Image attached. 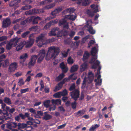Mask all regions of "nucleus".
I'll return each mask as SVG.
<instances>
[{
	"instance_id": "nucleus-53",
	"label": "nucleus",
	"mask_w": 131,
	"mask_h": 131,
	"mask_svg": "<svg viewBox=\"0 0 131 131\" xmlns=\"http://www.w3.org/2000/svg\"><path fill=\"white\" fill-rule=\"evenodd\" d=\"M68 9L69 13L70 14L73 13L75 11V9L74 8L71 7L68 8Z\"/></svg>"
},
{
	"instance_id": "nucleus-9",
	"label": "nucleus",
	"mask_w": 131,
	"mask_h": 131,
	"mask_svg": "<svg viewBox=\"0 0 131 131\" xmlns=\"http://www.w3.org/2000/svg\"><path fill=\"white\" fill-rule=\"evenodd\" d=\"M73 1H77V3L78 4H81L82 6H86L89 4L90 2L89 0H72Z\"/></svg>"
},
{
	"instance_id": "nucleus-1",
	"label": "nucleus",
	"mask_w": 131,
	"mask_h": 131,
	"mask_svg": "<svg viewBox=\"0 0 131 131\" xmlns=\"http://www.w3.org/2000/svg\"><path fill=\"white\" fill-rule=\"evenodd\" d=\"M48 50L46 54V59L48 60L51 58H55L60 52V49L59 47L52 46L48 48Z\"/></svg>"
},
{
	"instance_id": "nucleus-50",
	"label": "nucleus",
	"mask_w": 131,
	"mask_h": 131,
	"mask_svg": "<svg viewBox=\"0 0 131 131\" xmlns=\"http://www.w3.org/2000/svg\"><path fill=\"white\" fill-rule=\"evenodd\" d=\"M77 103L75 101H74L73 102L71 103V106L72 108L73 109H75L77 106Z\"/></svg>"
},
{
	"instance_id": "nucleus-63",
	"label": "nucleus",
	"mask_w": 131,
	"mask_h": 131,
	"mask_svg": "<svg viewBox=\"0 0 131 131\" xmlns=\"http://www.w3.org/2000/svg\"><path fill=\"white\" fill-rule=\"evenodd\" d=\"M62 73H63L64 74V73H66L67 72L68 69L67 68L65 67L64 69H62Z\"/></svg>"
},
{
	"instance_id": "nucleus-55",
	"label": "nucleus",
	"mask_w": 131,
	"mask_h": 131,
	"mask_svg": "<svg viewBox=\"0 0 131 131\" xmlns=\"http://www.w3.org/2000/svg\"><path fill=\"white\" fill-rule=\"evenodd\" d=\"M29 111L30 112L33 114H34L35 115L36 114V110L34 109L33 108H29Z\"/></svg>"
},
{
	"instance_id": "nucleus-32",
	"label": "nucleus",
	"mask_w": 131,
	"mask_h": 131,
	"mask_svg": "<svg viewBox=\"0 0 131 131\" xmlns=\"http://www.w3.org/2000/svg\"><path fill=\"white\" fill-rule=\"evenodd\" d=\"M28 56L27 53H24L20 55L19 59H23L25 61L28 58Z\"/></svg>"
},
{
	"instance_id": "nucleus-16",
	"label": "nucleus",
	"mask_w": 131,
	"mask_h": 131,
	"mask_svg": "<svg viewBox=\"0 0 131 131\" xmlns=\"http://www.w3.org/2000/svg\"><path fill=\"white\" fill-rule=\"evenodd\" d=\"M67 34V32L66 30H62L58 31L57 34V36L58 37H61L62 36H66Z\"/></svg>"
},
{
	"instance_id": "nucleus-20",
	"label": "nucleus",
	"mask_w": 131,
	"mask_h": 131,
	"mask_svg": "<svg viewBox=\"0 0 131 131\" xmlns=\"http://www.w3.org/2000/svg\"><path fill=\"white\" fill-rule=\"evenodd\" d=\"M90 55V54L88 51H85L84 52V53L83 56V60L85 61L88 59Z\"/></svg>"
},
{
	"instance_id": "nucleus-19",
	"label": "nucleus",
	"mask_w": 131,
	"mask_h": 131,
	"mask_svg": "<svg viewBox=\"0 0 131 131\" xmlns=\"http://www.w3.org/2000/svg\"><path fill=\"white\" fill-rule=\"evenodd\" d=\"M88 64L87 62H85L82 64L80 68V71L82 72L85 70L87 68Z\"/></svg>"
},
{
	"instance_id": "nucleus-33",
	"label": "nucleus",
	"mask_w": 131,
	"mask_h": 131,
	"mask_svg": "<svg viewBox=\"0 0 131 131\" xmlns=\"http://www.w3.org/2000/svg\"><path fill=\"white\" fill-rule=\"evenodd\" d=\"M55 5V4L54 3H52L45 6L43 7V9H49L54 7Z\"/></svg>"
},
{
	"instance_id": "nucleus-30",
	"label": "nucleus",
	"mask_w": 131,
	"mask_h": 131,
	"mask_svg": "<svg viewBox=\"0 0 131 131\" xmlns=\"http://www.w3.org/2000/svg\"><path fill=\"white\" fill-rule=\"evenodd\" d=\"M4 101L5 103L8 105H10L12 104V101L9 97H5L4 99Z\"/></svg>"
},
{
	"instance_id": "nucleus-60",
	"label": "nucleus",
	"mask_w": 131,
	"mask_h": 131,
	"mask_svg": "<svg viewBox=\"0 0 131 131\" xmlns=\"http://www.w3.org/2000/svg\"><path fill=\"white\" fill-rule=\"evenodd\" d=\"M60 67L61 69H64V68L66 67L63 62H62L60 63Z\"/></svg>"
},
{
	"instance_id": "nucleus-41",
	"label": "nucleus",
	"mask_w": 131,
	"mask_h": 131,
	"mask_svg": "<svg viewBox=\"0 0 131 131\" xmlns=\"http://www.w3.org/2000/svg\"><path fill=\"white\" fill-rule=\"evenodd\" d=\"M56 30V29H53L52 30L50 33H49V35L50 36H56V34L55 33Z\"/></svg>"
},
{
	"instance_id": "nucleus-52",
	"label": "nucleus",
	"mask_w": 131,
	"mask_h": 131,
	"mask_svg": "<svg viewBox=\"0 0 131 131\" xmlns=\"http://www.w3.org/2000/svg\"><path fill=\"white\" fill-rule=\"evenodd\" d=\"M75 86L74 84H73L70 87L69 90L70 91H72L74 90L75 89Z\"/></svg>"
},
{
	"instance_id": "nucleus-31",
	"label": "nucleus",
	"mask_w": 131,
	"mask_h": 131,
	"mask_svg": "<svg viewBox=\"0 0 131 131\" xmlns=\"http://www.w3.org/2000/svg\"><path fill=\"white\" fill-rule=\"evenodd\" d=\"M50 100H47L43 102V105L44 106L48 108L50 106Z\"/></svg>"
},
{
	"instance_id": "nucleus-17",
	"label": "nucleus",
	"mask_w": 131,
	"mask_h": 131,
	"mask_svg": "<svg viewBox=\"0 0 131 131\" xmlns=\"http://www.w3.org/2000/svg\"><path fill=\"white\" fill-rule=\"evenodd\" d=\"M47 113H48L47 112H44V116L42 118L43 119L47 120L52 118V116L50 114H47Z\"/></svg>"
},
{
	"instance_id": "nucleus-34",
	"label": "nucleus",
	"mask_w": 131,
	"mask_h": 131,
	"mask_svg": "<svg viewBox=\"0 0 131 131\" xmlns=\"http://www.w3.org/2000/svg\"><path fill=\"white\" fill-rule=\"evenodd\" d=\"M97 56H93V57L91 58L89 62V63L91 64L93 63H94L96 60L97 59Z\"/></svg>"
},
{
	"instance_id": "nucleus-26",
	"label": "nucleus",
	"mask_w": 131,
	"mask_h": 131,
	"mask_svg": "<svg viewBox=\"0 0 131 131\" xmlns=\"http://www.w3.org/2000/svg\"><path fill=\"white\" fill-rule=\"evenodd\" d=\"M98 50L96 49L95 47L92 48L91 51V54L92 56H96L95 54L97 52Z\"/></svg>"
},
{
	"instance_id": "nucleus-24",
	"label": "nucleus",
	"mask_w": 131,
	"mask_h": 131,
	"mask_svg": "<svg viewBox=\"0 0 131 131\" xmlns=\"http://www.w3.org/2000/svg\"><path fill=\"white\" fill-rule=\"evenodd\" d=\"M17 126H18V128L19 129H22L26 127L27 125L26 124L24 123H19L18 124H17Z\"/></svg>"
},
{
	"instance_id": "nucleus-8",
	"label": "nucleus",
	"mask_w": 131,
	"mask_h": 131,
	"mask_svg": "<svg viewBox=\"0 0 131 131\" xmlns=\"http://www.w3.org/2000/svg\"><path fill=\"white\" fill-rule=\"evenodd\" d=\"M11 116V114H8L6 115L0 116V124L3 123L5 121L10 119Z\"/></svg>"
},
{
	"instance_id": "nucleus-10",
	"label": "nucleus",
	"mask_w": 131,
	"mask_h": 131,
	"mask_svg": "<svg viewBox=\"0 0 131 131\" xmlns=\"http://www.w3.org/2000/svg\"><path fill=\"white\" fill-rule=\"evenodd\" d=\"M18 67L17 63L15 62L12 63L9 65L8 68V71L10 72L14 71L17 69Z\"/></svg>"
},
{
	"instance_id": "nucleus-35",
	"label": "nucleus",
	"mask_w": 131,
	"mask_h": 131,
	"mask_svg": "<svg viewBox=\"0 0 131 131\" xmlns=\"http://www.w3.org/2000/svg\"><path fill=\"white\" fill-rule=\"evenodd\" d=\"M84 114V112L83 110H80L76 113H74L75 116L79 115L78 117L82 116Z\"/></svg>"
},
{
	"instance_id": "nucleus-51",
	"label": "nucleus",
	"mask_w": 131,
	"mask_h": 131,
	"mask_svg": "<svg viewBox=\"0 0 131 131\" xmlns=\"http://www.w3.org/2000/svg\"><path fill=\"white\" fill-rule=\"evenodd\" d=\"M44 57L41 56H39V57L38 58L37 62L39 63H40L43 60Z\"/></svg>"
},
{
	"instance_id": "nucleus-56",
	"label": "nucleus",
	"mask_w": 131,
	"mask_h": 131,
	"mask_svg": "<svg viewBox=\"0 0 131 131\" xmlns=\"http://www.w3.org/2000/svg\"><path fill=\"white\" fill-rule=\"evenodd\" d=\"M24 82L23 79H21L19 80L18 82V85L19 86L22 85L24 84Z\"/></svg>"
},
{
	"instance_id": "nucleus-6",
	"label": "nucleus",
	"mask_w": 131,
	"mask_h": 131,
	"mask_svg": "<svg viewBox=\"0 0 131 131\" xmlns=\"http://www.w3.org/2000/svg\"><path fill=\"white\" fill-rule=\"evenodd\" d=\"M38 56L32 55L30 58V60L28 63V67L30 68L31 66H34L35 64L36 59L38 58Z\"/></svg>"
},
{
	"instance_id": "nucleus-54",
	"label": "nucleus",
	"mask_w": 131,
	"mask_h": 131,
	"mask_svg": "<svg viewBox=\"0 0 131 131\" xmlns=\"http://www.w3.org/2000/svg\"><path fill=\"white\" fill-rule=\"evenodd\" d=\"M75 33V32L74 31H70L69 34V36L71 38H72L74 36V35Z\"/></svg>"
},
{
	"instance_id": "nucleus-7",
	"label": "nucleus",
	"mask_w": 131,
	"mask_h": 131,
	"mask_svg": "<svg viewBox=\"0 0 131 131\" xmlns=\"http://www.w3.org/2000/svg\"><path fill=\"white\" fill-rule=\"evenodd\" d=\"M74 75V74H72L70 75L68 78H65L60 82L58 84V86L61 89L62 88L63 85L66 82H68L70 80V79Z\"/></svg>"
},
{
	"instance_id": "nucleus-57",
	"label": "nucleus",
	"mask_w": 131,
	"mask_h": 131,
	"mask_svg": "<svg viewBox=\"0 0 131 131\" xmlns=\"http://www.w3.org/2000/svg\"><path fill=\"white\" fill-rule=\"evenodd\" d=\"M64 42L66 44L69 45L71 42V41L69 39H65Z\"/></svg>"
},
{
	"instance_id": "nucleus-38",
	"label": "nucleus",
	"mask_w": 131,
	"mask_h": 131,
	"mask_svg": "<svg viewBox=\"0 0 131 131\" xmlns=\"http://www.w3.org/2000/svg\"><path fill=\"white\" fill-rule=\"evenodd\" d=\"M65 18H64L62 20H60L59 23V26H61L62 25H64L67 22V20L65 19Z\"/></svg>"
},
{
	"instance_id": "nucleus-11",
	"label": "nucleus",
	"mask_w": 131,
	"mask_h": 131,
	"mask_svg": "<svg viewBox=\"0 0 131 131\" xmlns=\"http://www.w3.org/2000/svg\"><path fill=\"white\" fill-rule=\"evenodd\" d=\"M11 23L10 20L8 18H6L3 20L2 23V27L3 28H6L8 27Z\"/></svg>"
},
{
	"instance_id": "nucleus-12",
	"label": "nucleus",
	"mask_w": 131,
	"mask_h": 131,
	"mask_svg": "<svg viewBox=\"0 0 131 131\" xmlns=\"http://www.w3.org/2000/svg\"><path fill=\"white\" fill-rule=\"evenodd\" d=\"M40 10V9H38L34 8L28 12H26L25 14L27 15H31L32 14H35L39 13Z\"/></svg>"
},
{
	"instance_id": "nucleus-45",
	"label": "nucleus",
	"mask_w": 131,
	"mask_h": 131,
	"mask_svg": "<svg viewBox=\"0 0 131 131\" xmlns=\"http://www.w3.org/2000/svg\"><path fill=\"white\" fill-rule=\"evenodd\" d=\"M30 33V31H27L26 32L23 33L21 35L22 38H25L26 36Z\"/></svg>"
},
{
	"instance_id": "nucleus-59",
	"label": "nucleus",
	"mask_w": 131,
	"mask_h": 131,
	"mask_svg": "<svg viewBox=\"0 0 131 131\" xmlns=\"http://www.w3.org/2000/svg\"><path fill=\"white\" fill-rule=\"evenodd\" d=\"M36 116H42L43 115V112L41 111H37V113L36 114Z\"/></svg>"
},
{
	"instance_id": "nucleus-40",
	"label": "nucleus",
	"mask_w": 131,
	"mask_h": 131,
	"mask_svg": "<svg viewBox=\"0 0 131 131\" xmlns=\"http://www.w3.org/2000/svg\"><path fill=\"white\" fill-rule=\"evenodd\" d=\"M51 22L49 21V22L47 23L44 27V29H45L49 28H50L51 26L52 25L51 23Z\"/></svg>"
},
{
	"instance_id": "nucleus-15",
	"label": "nucleus",
	"mask_w": 131,
	"mask_h": 131,
	"mask_svg": "<svg viewBox=\"0 0 131 131\" xmlns=\"http://www.w3.org/2000/svg\"><path fill=\"white\" fill-rule=\"evenodd\" d=\"M26 41H22L19 43V45L17 46L16 49L17 51H19L21 50L26 44Z\"/></svg>"
},
{
	"instance_id": "nucleus-14",
	"label": "nucleus",
	"mask_w": 131,
	"mask_h": 131,
	"mask_svg": "<svg viewBox=\"0 0 131 131\" xmlns=\"http://www.w3.org/2000/svg\"><path fill=\"white\" fill-rule=\"evenodd\" d=\"M17 124L14 122L9 123L6 124V127L10 129H12V128H16L17 126Z\"/></svg>"
},
{
	"instance_id": "nucleus-18",
	"label": "nucleus",
	"mask_w": 131,
	"mask_h": 131,
	"mask_svg": "<svg viewBox=\"0 0 131 131\" xmlns=\"http://www.w3.org/2000/svg\"><path fill=\"white\" fill-rule=\"evenodd\" d=\"M64 18L72 21L74 20L76 18L75 16L71 15H66L64 16Z\"/></svg>"
},
{
	"instance_id": "nucleus-27",
	"label": "nucleus",
	"mask_w": 131,
	"mask_h": 131,
	"mask_svg": "<svg viewBox=\"0 0 131 131\" xmlns=\"http://www.w3.org/2000/svg\"><path fill=\"white\" fill-rule=\"evenodd\" d=\"M100 126V125L97 124H94L91 126L89 129V131H95V130L96 128L99 127Z\"/></svg>"
},
{
	"instance_id": "nucleus-29",
	"label": "nucleus",
	"mask_w": 131,
	"mask_h": 131,
	"mask_svg": "<svg viewBox=\"0 0 131 131\" xmlns=\"http://www.w3.org/2000/svg\"><path fill=\"white\" fill-rule=\"evenodd\" d=\"M100 63V62L98 60H96L95 62H94L92 66V68L93 69H95L97 68Z\"/></svg>"
},
{
	"instance_id": "nucleus-44",
	"label": "nucleus",
	"mask_w": 131,
	"mask_h": 131,
	"mask_svg": "<svg viewBox=\"0 0 131 131\" xmlns=\"http://www.w3.org/2000/svg\"><path fill=\"white\" fill-rule=\"evenodd\" d=\"M67 61L68 63L70 64H72L73 63V60L70 56L68 58Z\"/></svg>"
},
{
	"instance_id": "nucleus-62",
	"label": "nucleus",
	"mask_w": 131,
	"mask_h": 131,
	"mask_svg": "<svg viewBox=\"0 0 131 131\" xmlns=\"http://www.w3.org/2000/svg\"><path fill=\"white\" fill-rule=\"evenodd\" d=\"M37 26H32L31 28H29V30L30 31L36 30L37 29Z\"/></svg>"
},
{
	"instance_id": "nucleus-36",
	"label": "nucleus",
	"mask_w": 131,
	"mask_h": 131,
	"mask_svg": "<svg viewBox=\"0 0 131 131\" xmlns=\"http://www.w3.org/2000/svg\"><path fill=\"white\" fill-rule=\"evenodd\" d=\"M32 7L30 5H26L22 7L21 9L22 10H26L29 9L31 8Z\"/></svg>"
},
{
	"instance_id": "nucleus-64",
	"label": "nucleus",
	"mask_w": 131,
	"mask_h": 131,
	"mask_svg": "<svg viewBox=\"0 0 131 131\" xmlns=\"http://www.w3.org/2000/svg\"><path fill=\"white\" fill-rule=\"evenodd\" d=\"M55 10L56 9L54 10L52 12L51 14L52 15L54 16H56V15L58 13L57 11H56Z\"/></svg>"
},
{
	"instance_id": "nucleus-58",
	"label": "nucleus",
	"mask_w": 131,
	"mask_h": 131,
	"mask_svg": "<svg viewBox=\"0 0 131 131\" xmlns=\"http://www.w3.org/2000/svg\"><path fill=\"white\" fill-rule=\"evenodd\" d=\"M29 89L27 88L24 89H22L21 90L20 92L21 94L24 93L28 91Z\"/></svg>"
},
{
	"instance_id": "nucleus-22",
	"label": "nucleus",
	"mask_w": 131,
	"mask_h": 131,
	"mask_svg": "<svg viewBox=\"0 0 131 131\" xmlns=\"http://www.w3.org/2000/svg\"><path fill=\"white\" fill-rule=\"evenodd\" d=\"M79 68L78 65H74L71 68L70 70V72L72 73L77 71Z\"/></svg>"
},
{
	"instance_id": "nucleus-47",
	"label": "nucleus",
	"mask_w": 131,
	"mask_h": 131,
	"mask_svg": "<svg viewBox=\"0 0 131 131\" xmlns=\"http://www.w3.org/2000/svg\"><path fill=\"white\" fill-rule=\"evenodd\" d=\"M63 7L62 6H60L56 9L55 10L57 11L59 13L62 11L63 9Z\"/></svg>"
},
{
	"instance_id": "nucleus-49",
	"label": "nucleus",
	"mask_w": 131,
	"mask_h": 131,
	"mask_svg": "<svg viewBox=\"0 0 131 131\" xmlns=\"http://www.w3.org/2000/svg\"><path fill=\"white\" fill-rule=\"evenodd\" d=\"M61 54L63 57H66L68 56V53L66 51H62Z\"/></svg>"
},
{
	"instance_id": "nucleus-39",
	"label": "nucleus",
	"mask_w": 131,
	"mask_h": 131,
	"mask_svg": "<svg viewBox=\"0 0 131 131\" xmlns=\"http://www.w3.org/2000/svg\"><path fill=\"white\" fill-rule=\"evenodd\" d=\"M87 13L89 16L91 17H93L94 15V13L93 11H91L89 10L87 11Z\"/></svg>"
},
{
	"instance_id": "nucleus-2",
	"label": "nucleus",
	"mask_w": 131,
	"mask_h": 131,
	"mask_svg": "<svg viewBox=\"0 0 131 131\" xmlns=\"http://www.w3.org/2000/svg\"><path fill=\"white\" fill-rule=\"evenodd\" d=\"M36 43L39 42L38 46L39 47H42L43 45H46L47 43L45 35L44 34H41L36 38Z\"/></svg>"
},
{
	"instance_id": "nucleus-13",
	"label": "nucleus",
	"mask_w": 131,
	"mask_h": 131,
	"mask_svg": "<svg viewBox=\"0 0 131 131\" xmlns=\"http://www.w3.org/2000/svg\"><path fill=\"white\" fill-rule=\"evenodd\" d=\"M41 19L39 16L36 17L34 16H32L29 20L32 22L33 24H37L38 23V21L41 20Z\"/></svg>"
},
{
	"instance_id": "nucleus-21",
	"label": "nucleus",
	"mask_w": 131,
	"mask_h": 131,
	"mask_svg": "<svg viewBox=\"0 0 131 131\" xmlns=\"http://www.w3.org/2000/svg\"><path fill=\"white\" fill-rule=\"evenodd\" d=\"M88 78L90 83L92 82L94 79V75L92 72H90L88 73Z\"/></svg>"
},
{
	"instance_id": "nucleus-5",
	"label": "nucleus",
	"mask_w": 131,
	"mask_h": 131,
	"mask_svg": "<svg viewBox=\"0 0 131 131\" xmlns=\"http://www.w3.org/2000/svg\"><path fill=\"white\" fill-rule=\"evenodd\" d=\"M33 36V34H31L29 37V40L27 42L26 41L25 47L26 48H28L31 47L33 44L35 40L34 39L31 38V37Z\"/></svg>"
},
{
	"instance_id": "nucleus-4",
	"label": "nucleus",
	"mask_w": 131,
	"mask_h": 131,
	"mask_svg": "<svg viewBox=\"0 0 131 131\" xmlns=\"http://www.w3.org/2000/svg\"><path fill=\"white\" fill-rule=\"evenodd\" d=\"M70 96L71 98L73 99L75 101H76L79 97L80 91L77 89H75L72 92L70 93Z\"/></svg>"
},
{
	"instance_id": "nucleus-43",
	"label": "nucleus",
	"mask_w": 131,
	"mask_h": 131,
	"mask_svg": "<svg viewBox=\"0 0 131 131\" xmlns=\"http://www.w3.org/2000/svg\"><path fill=\"white\" fill-rule=\"evenodd\" d=\"M39 56H41L44 57L45 56V50H40L39 53Z\"/></svg>"
},
{
	"instance_id": "nucleus-23",
	"label": "nucleus",
	"mask_w": 131,
	"mask_h": 131,
	"mask_svg": "<svg viewBox=\"0 0 131 131\" xmlns=\"http://www.w3.org/2000/svg\"><path fill=\"white\" fill-rule=\"evenodd\" d=\"M65 75L63 73H62L60 74L55 79V81L57 82H58L61 80L64 77Z\"/></svg>"
},
{
	"instance_id": "nucleus-46",
	"label": "nucleus",
	"mask_w": 131,
	"mask_h": 131,
	"mask_svg": "<svg viewBox=\"0 0 131 131\" xmlns=\"http://www.w3.org/2000/svg\"><path fill=\"white\" fill-rule=\"evenodd\" d=\"M60 92H58L56 93H55L53 95V96L55 98H59L61 96V95L60 94Z\"/></svg>"
},
{
	"instance_id": "nucleus-37",
	"label": "nucleus",
	"mask_w": 131,
	"mask_h": 131,
	"mask_svg": "<svg viewBox=\"0 0 131 131\" xmlns=\"http://www.w3.org/2000/svg\"><path fill=\"white\" fill-rule=\"evenodd\" d=\"M61 96H64L68 95V92L66 89L63 90L62 91L60 92Z\"/></svg>"
},
{
	"instance_id": "nucleus-42",
	"label": "nucleus",
	"mask_w": 131,
	"mask_h": 131,
	"mask_svg": "<svg viewBox=\"0 0 131 131\" xmlns=\"http://www.w3.org/2000/svg\"><path fill=\"white\" fill-rule=\"evenodd\" d=\"M9 65V61L8 59H6L4 61V63L3 64V67H6Z\"/></svg>"
},
{
	"instance_id": "nucleus-25",
	"label": "nucleus",
	"mask_w": 131,
	"mask_h": 131,
	"mask_svg": "<svg viewBox=\"0 0 131 131\" xmlns=\"http://www.w3.org/2000/svg\"><path fill=\"white\" fill-rule=\"evenodd\" d=\"M19 116L22 119H24L28 117L29 114L28 113H26L24 115L21 113L19 114Z\"/></svg>"
},
{
	"instance_id": "nucleus-28",
	"label": "nucleus",
	"mask_w": 131,
	"mask_h": 131,
	"mask_svg": "<svg viewBox=\"0 0 131 131\" xmlns=\"http://www.w3.org/2000/svg\"><path fill=\"white\" fill-rule=\"evenodd\" d=\"M88 28V31L91 34L93 35L95 33V31L93 30V28L91 25L89 26Z\"/></svg>"
},
{
	"instance_id": "nucleus-48",
	"label": "nucleus",
	"mask_w": 131,
	"mask_h": 131,
	"mask_svg": "<svg viewBox=\"0 0 131 131\" xmlns=\"http://www.w3.org/2000/svg\"><path fill=\"white\" fill-rule=\"evenodd\" d=\"M10 109H9V107L8 106H6V107L5 109H4V113H3L4 115H6L7 114H8V111H9V110ZM9 113L8 114H9Z\"/></svg>"
},
{
	"instance_id": "nucleus-3",
	"label": "nucleus",
	"mask_w": 131,
	"mask_h": 131,
	"mask_svg": "<svg viewBox=\"0 0 131 131\" xmlns=\"http://www.w3.org/2000/svg\"><path fill=\"white\" fill-rule=\"evenodd\" d=\"M19 39L20 38L16 37L10 39V42H9L6 45V49L7 50H10L11 49L13 45V43H12V42H15V45L16 44V45H15L14 46H16V45H17V43L19 42Z\"/></svg>"
},
{
	"instance_id": "nucleus-61",
	"label": "nucleus",
	"mask_w": 131,
	"mask_h": 131,
	"mask_svg": "<svg viewBox=\"0 0 131 131\" xmlns=\"http://www.w3.org/2000/svg\"><path fill=\"white\" fill-rule=\"evenodd\" d=\"M33 122L35 123L39 124L40 123V121L37 119H34L33 120Z\"/></svg>"
}]
</instances>
